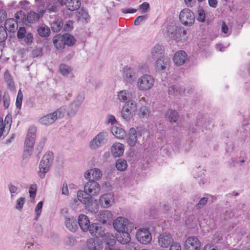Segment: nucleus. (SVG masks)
I'll return each instance as SVG.
<instances>
[{
    "mask_svg": "<svg viewBox=\"0 0 250 250\" xmlns=\"http://www.w3.org/2000/svg\"><path fill=\"white\" fill-rule=\"evenodd\" d=\"M76 17L78 21L83 23H88L90 19L88 12L83 8L77 13Z\"/></svg>",
    "mask_w": 250,
    "mask_h": 250,
    "instance_id": "nucleus-22",
    "label": "nucleus"
},
{
    "mask_svg": "<svg viewBox=\"0 0 250 250\" xmlns=\"http://www.w3.org/2000/svg\"><path fill=\"white\" fill-rule=\"evenodd\" d=\"M25 198L23 197L19 198L17 201L15 208L19 210H21L23 208Z\"/></svg>",
    "mask_w": 250,
    "mask_h": 250,
    "instance_id": "nucleus-51",
    "label": "nucleus"
},
{
    "mask_svg": "<svg viewBox=\"0 0 250 250\" xmlns=\"http://www.w3.org/2000/svg\"><path fill=\"white\" fill-rule=\"evenodd\" d=\"M179 20L184 25L190 26L195 21L194 14L190 9L185 8L180 13Z\"/></svg>",
    "mask_w": 250,
    "mask_h": 250,
    "instance_id": "nucleus-4",
    "label": "nucleus"
},
{
    "mask_svg": "<svg viewBox=\"0 0 250 250\" xmlns=\"http://www.w3.org/2000/svg\"><path fill=\"white\" fill-rule=\"evenodd\" d=\"M164 47L159 44L155 45L151 49L152 57L154 60L161 58L164 56Z\"/></svg>",
    "mask_w": 250,
    "mask_h": 250,
    "instance_id": "nucleus-17",
    "label": "nucleus"
},
{
    "mask_svg": "<svg viewBox=\"0 0 250 250\" xmlns=\"http://www.w3.org/2000/svg\"><path fill=\"white\" fill-rule=\"evenodd\" d=\"M64 224L66 228L72 232H75L78 228V221L72 216H65Z\"/></svg>",
    "mask_w": 250,
    "mask_h": 250,
    "instance_id": "nucleus-12",
    "label": "nucleus"
},
{
    "mask_svg": "<svg viewBox=\"0 0 250 250\" xmlns=\"http://www.w3.org/2000/svg\"><path fill=\"white\" fill-rule=\"evenodd\" d=\"M139 8L141 10L142 13H146L149 9V4L148 2H144L139 6Z\"/></svg>",
    "mask_w": 250,
    "mask_h": 250,
    "instance_id": "nucleus-59",
    "label": "nucleus"
},
{
    "mask_svg": "<svg viewBox=\"0 0 250 250\" xmlns=\"http://www.w3.org/2000/svg\"><path fill=\"white\" fill-rule=\"evenodd\" d=\"M169 250H181V246L177 242L172 243L170 245Z\"/></svg>",
    "mask_w": 250,
    "mask_h": 250,
    "instance_id": "nucleus-64",
    "label": "nucleus"
},
{
    "mask_svg": "<svg viewBox=\"0 0 250 250\" xmlns=\"http://www.w3.org/2000/svg\"><path fill=\"white\" fill-rule=\"evenodd\" d=\"M111 131L112 134L118 139H123L126 135V132L124 129L116 126L112 127Z\"/></svg>",
    "mask_w": 250,
    "mask_h": 250,
    "instance_id": "nucleus-27",
    "label": "nucleus"
},
{
    "mask_svg": "<svg viewBox=\"0 0 250 250\" xmlns=\"http://www.w3.org/2000/svg\"><path fill=\"white\" fill-rule=\"evenodd\" d=\"M118 98L121 102H126L127 100V91L126 90L120 91L118 93Z\"/></svg>",
    "mask_w": 250,
    "mask_h": 250,
    "instance_id": "nucleus-53",
    "label": "nucleus"
},
{
    "mask_svg": "<svg viewBox=\"0 0 250 250\" xmlns=\"http://www.w3.org/2000/svg\"><path fill=\"white\" fill-rule=\"evenodd\" d=\"M89 194L85 193V190L79 191L77 193L78 199L83 204L89 197Z\"/></svg>",
    "mask_w": 250,
    "mask_h": 250,
    "instance_id": "nucleus-45",
    "label": "nucleus"
},
{
    "mask_svg": "<svg viewBox=\"0 0 250 250\" xmlns=\"http://www.w3.org/2000/svg\"><path fill=\"white\" fill-rule=\"evenodd\" d=\"M149 114V111L146 106H142L139 109V116L141 118L146 117Z\"/></svg>",
    "mask_w": 250,
    "mask_h": 250,
    "instance_id": "nucleus-50",
    "label": "nucleus"
},
{
    "mask_svg": "<svg viewBox=\"0 0 250 250\" xmlns=\"http://www.w3.org/2000/svg\"><path fill=\"white\" fill-rule=\"evenodd\" d=\"M154 83V79L152 76L145 75L138 79V87L139 90L146 91L150 89Z\"/></svg>",
    "mask_w": 250,
    "mask_h": 250,
    "instance_id": "nucleus-5",
    "label": "nucleus"
},
{
    "mask_svg": "<svg viewBox=\"0 0 250 250\" xmlns=\"http://www.w3.org/2000/svg\"><path fill=\"white\" fill-rule=\"evenodd\" d=\"M103 173H85L84 177L88 180H98L103 176Z\"/></svg>",
    "mask_w": 250,
    "mask_h": 250,
    "instance_id": "nucleus-42",
    "label": "nucleus"
},
{
    "mask_svg": "<svg viewBox=\"0 0 250 250\" xmlns=\"http://www.w3.org/2000/svg\"><path fill=\"white\" fill-rule=\"evenodd\" d=\"M166 116L171 123H176L179 118L178 112L174 110L171 109L167 111Z\"/></svg>",
    "mask_w": 250,
    "mask_h": 250,
    "instance_id": "nucleus-36",
    "label": "nucleus"
},
{
    "mask_svg": "<svg viewBox=\"0 0 250 250\" xmlns=\"http://www.w3.org/2000/svg\"><path fill=\"white\" fill-rule=\"evenodd\" d=\"M39 35L42 37H47L50 35V29L45 26H41L38 29Z\"/></svg>",
    "mask_w": 250,
    "mask_h": 250,
    "instance_id": "nucleus-43",
    "label": "nucleus"
},
{
    "mask_svg": "<svg viewBox=\"0 0 250 250\" xmlns=\"http://www.w3.org/2000/svg\"><path fill=\"white\" fill-rule=\"evenodd\" d=\"M198 16L197 20L201 22H204L206 20V14L204 10L201 7L198 8Z\"/></svg>",
    "mask_w": 250,
    "mask_h": 250,
    "instance_id": "nucleus-46",
    "label": "nucleus"
},
{
    "mask_svg": "<svg viewBox=\"0 0 250 250\" xmlns=\"http://www.w3.org/2000/svg\"><path fill=\"white\" fill-rule=\"evenodd\" d=\"M104 242L109 246H113L116 242L117 237L116 238L112 234L106 233L103 236Z\"/></svg>",
    "mask_w": 250,
    "mask_h": 250,
    "instance_id": "nucleus-26",
    "label": "nucleus"
},
{
    "mask_svg": "<svg viewBox=\"0 0 250 250\" xmlns=\"http://www.w3.org/2000/svg\"><path fill=\"white\" fill-rule=\"evenodd\" d=\"M4 79L6 83L8 88L12 91L15 90V83L8 70H6L4 74Z\"/></svg>",
    "mask_w": 250,
    "mask_h": 250,
    "instance_id": "nucleus-31",
    "label": "nucleus"
},
{
    "mask_svg": "<svg viewBox=\"0 0 250 250\" xmlns=\"http://www.w3.org/2000/svg\"><path fill=\"white\" fill-rule=\"evenodd\" d=\"M41 16L34 11H30L28 13L26 17V22L30 23H35L38 21Z\"/></svg>",
    "mask_w": 250,
    "mask_h": 250,
    "instance_id": "nucleus-30",
    "label": "nucleus"
},
{
    "mask_svg": "<svg viewBox=\"0 0 250 250\" xmlns=\"http://www.w3.org/2000/svg\"><path fill=\"white\" fill-rule=\"evenodd\" d=\"M62 36L63 38V40H64L65 45L72 46L75 44L76 40L72 35L69 34H65L62 35Z\"/></svg>",
    "mask_w": 250,
    "mask_h": 250,
    "instance_id": "nucleus-35",
    "label": "nucleus"
},
{
    "mask_svg": "<svg viewBox=\"0 0 250 250\" xmlns=\"http://www.w3.org/2000/svg\"><path fill=\"white\" fill-rule=\"evenodd\" d=\"M124 106L127 107L132 112H135L137 110V105L134 101L129 100L126 102Z\"/></svg>",
    "mask_w": 250,
    "mask_h": 250,
    "instance_id": "nucleus-48",
    "label": "nucleus"
},
{
    "mask_svg": "<svg viewBox=\"0 0 250 250\" xmlns=\"http://www.w3.org/2000/svg\"><path fill=\"white\" fill-rule=\"evenodd\" d=\"M36 131L37 129L35 126H31L28 129L24 142V150L22 156L23 159L28 158L32 153L36 140Z\"/></svg>",
    "mask_w": 250,
    "mask_h": 250,
    "instance_id": "nucleus-3",
    "label": "nucleus"
},
{
    "mask_svg": "<svg viewBox=\"0 0 250 250\" xmlns=\"http://www.w3.org/2000/svg\"><path fill=\"white\" fill-rule=\"evenodd\" d=\"M99 202L102 207L107 208L110 207L114 202L113 195L111 193H106L101 196Z\"/></svg>",
    "mask_w": 250,
    "mask_h": 250,
    "instance_id": "nucleus-14",
    "label": "nucleus"
},
{
    "mask_svg": "<svg viewBox=\"0 0 250 250\" xmlns=\"http://www.w3.org/2000/svg\"><path fill=\"white\" fill-rule=\"evenodd\" d=\"M65 244L68 246H73L75 244V239L73 236H69L64 239Z\"/></svg>",
    "mask_w": 250,
    "mask_h": 250,
    "instance_id": "nucleus-57",
    "label": "nucleus"
},
{
    "mask_svg": "<svg viewBox=\"0 0 250 250\" xmlns=\"http://www.w3.org/2000/svg\"><path fill=\"white\" fill-rule=\"evenodd\" d=\"M127 167V162L125 159H119L116 163V167L119 171H125Z\"/></svg>",
    "mask_w": 250,
    "mask_h": 250,
    "instance_id": "nucleus-40",
    "label": "nucleus"
},
{
    "mask_svg": "<svg viewBox=\"0 0 250 250\" xmlns=\"http://www.w3.org/2000/svg\"><path fill=\"white\" fill-rule=\"evenodd\" d=\"M123 76L125 80L129 83L132 84L136 79L135 72L131 67H125L124 68Z\"/></svg>",
    "mask_w": 250,
    "mask_h": 250,
    "instance_id": "nucleus-13",
    "label": "nucleus"
},
{
    "mask_svg": "<svg viewBox=\"0 0 250 250\" xmlns=\"http://www.w3.org/2000/svg\"><path fill=\"white\" fill-rule=\"evenodd\" d=\"M106 136L105 132H100L90 142V147L92 149L98 148L104 143Z\"/></svg>",
    "mask_w": 250,
    "mask_h": 250,
    "instance_id": "nucleus-11",
    "label": "nucleus"
},
{
    "mask_svg": "<svg viewBox=\"0 0 250 250\" xmlns=\"http://www.w3.org/2000/svg\"><path fill=\"white\" fill-rule=\"evenodd\" d=\"M102 228L98 226V224L96 223H93L91 225H89L88 230L93 236L99 237L102 235L101 232Z\"/></svg>",
    "mask_w": 250,
    "mask_h": 250,
    "instance_id": "nucleus-25",
    "label": "nucleus"
},
{
    "mask_svg": "<svg viewBox=\"0 0 250 250\" xmlns=\"http://www.w3.org/2000/svg\"><path fill=\"white\" fill-rule=\"evenodd\" d=\"M54 117L55 116L53 115L52 113H50L42 117L40 119V122L41 124L43 125H51L56 121Z\"/></svg>",
    "mask_w": 250,
    "mask_h": 250,
    "instance_id": "nucleus-34",
    "label": "nucleus"
},
{
    "mask_svg": "<svg viewBox=\"0 0 250 250\" xmlns=\"http://www.w3.org/2000/svg\"><path fill=\"white\" fill-rule=\"evenodd\" d=\"M60 73L63 76H67L70 74L72 71L71 68L64 64H62L60 65Z\"/></svg>",
    "mask_w": 250,
    "mask_h": 250,
    "instance_id": "nucleus-44",
    "label": "nucleus"
},
{
    "mask_svg": "<svg viewBox=\"0 0 250 250\" xmlns=\"http://www.w3.org/2000/svg\"><path fill=\"white\" fill-rule=\"evenodd\" d=\"M184 92L185 89L178 85H172L168 88V93L169 95L177 96L182 94Z\"/></svg>",
    "mask_w": 250,
    "mask_h": 250,
    "instance_id": "nucleus-37",
    "label": "nucleus"
},
{
    "mask_svg": "<svg viewBox=\"0 0 250 250\" xmlns=\"http://www.w3.org/2000/svg\"><path fill=\"white\" fill-rule=\"evenodd\" d=\"M137 141V135L136 129L132 127L128 132V137L127 139V143L131 146H135Z\"/></svg>",
    "mask_w": 250,
    "mask_h": 250,
    "instance_id": "nucleus-24",
    "label": "nucleus"
},
{
    "mask_svg": "<svg viewBox=\"0 0 250 250\" xmlns=\"http://www.w3.org/2000/svg\"><path fill=\"white\" fill-rule=\"evenodd\" d=\"M156 60V69L159 72L164 71L169 65V59L165 56Z\"/></svg>",
    "mask_w": 250,
    "mask_h": 250,
    "instance_id": "nucleus-18",
    "label": "nucleus"
},
{
    "mask_svg": "<svg viewBox=\"0 0 250 250\" xmlns=\"http://www.w3.org/2000/svg\"><path fill=\"white\" fill-rule=\"evenodd\" d=\"M63 22L62 20H57L54 21L51 24V29L53 32H58L62 28Z\"/></svg>",
    "mask_w": 250,
    "mask_h": 250,
    "instance_id": "nucleus-41",
    "label": "nucleus"
},
{
    "mask_svg": "<svg viewBox=\"0 0 250 250\" xmlns=\"http://www.w3.org/2000/svg\"><path fill=\"white\" fill-rule=\"evenodd\" d=\"M84 190L86 193L90 195H96L99 194L100 190L99 184L93 180H89L84 187Z\"/></svg>",
    "mask_w": 250,
    "mask_h": 250,
    "instance_id": "nucleus-7",
    "label": "nucleus"
},
{
    "mask_svg": "<svg viewBox=\"0 0 250 250\" xmlns=\"http://www.w3.org/2000/svg\"><path fill=\"white\" fill-rule=\"evenodd\" d=\"M137 240L143 244H148L151 240V235L146 229H140L136 233Z\"/></svg>",
    "mask_w": 250,
    "mask_h": 250,
    "instance_id": "nucleus-8",
    "label": "nucleus"
},
{
    "mask_svg": "<svg viewBox=\"0 0 250 250\" xmlns=\"http://www.w3.org/2000/svg\"><path fill=\"white\" fill-rule=\"evenodd\" d=\"M78 223L83 231H86L88 230L90 225V221L86 215L80 214L78 217Z\"/></svg>",
    "mask_w": 250,
    "mask_h": 250,
    "instance_id": "nucleus-20",
    "label": "nucleus"
},
{
    "mask_svg": "<svg viewBox=\"0 0 250 250\" xmlns=\"http://www.w3.org/2000/svg\"><path fill=\"white\" fill-rule=\"evenodd\" d=\"M63 39L61 35H57L53 38V44L57 49L62 50L64 48L65 44Z\"/></svg>",
    "mask_w": 250,
    "mask_h": 250,
    "instance_id": "nucleus-28",
    "label": "nucleus"
},
{
    "mask_svg": "<svg viewBox=\"0 0 250 250\" xmlns=\"http://www.w3.org/2000/svg\"><path fill=\"white\" fill-rule=\"evenodd\" d=\"M113 226L120 233L117 236V240L122 244H127L130 242V233L134 228V224L127 218L120 216L117 217L113 223Z\"/></svg>",
    "mask_w": 250,
    "mask_h": 250,
    "instance_id": "nucleus-1",
    "label": "nucleus"
},
{
    "mask_svg": "<svg viewBox=\"0 0 250 250\" xmlns=\"http://www.w3.org/2000/svg\"><path fill=\"white\" fill-rule=\"evenodd\" d=\"M208 200V197H203L200 199L199 202L197 204L196 207L198 208H200L204 206Z\"/></svg>",
    "mask_w": 250,
    "mask_h": 250,
    "instance_id": "nucleus-60",
    "label": "nucleus"
},
{
    "mask_svg": "<svg viewBox=\"0 0 250 250\" xmlns=\"http://www.w3.org/2000/svg\"><path fill=\"white\" fill-rule=\"evenodd\" d=\"M133 112L124 105L121 111V116L125 120L128 121L133 117Z\"/></svg>",
    "mask_w": 250,
    "mask_h": 250,
    "instance_id": "nucleus-38",
    "label": "nucleus"
},
{
    "mask_svg": "<svg viewBox=\"0 0 250 250\" xmlns=\"http://www.w3.org/2000/svg\"><path fill=\"white\" fill-rule=\"evenodd\" d=\"M42 205H43L42 201H40V202H39L38 203V204L37 205V206L35 208V211L36 214V217L35 218V219L36 220H38L39 217L41 215V213L42 212Z\"/></svg>",
    "mask_w": 250,
    "mask_h": 250,
    "instance_id": "nucleus-52",
    "label": "nucleus"
},
{
    "mask_svg": "<svg viewBox=\"0 0 250 250\" xmlns=\"http://www.w3.org/2000/svg\"><path fill=\"white\" fill-rule=\"evenodd\" d=\"M87 247L91 250H100L103 249L101 243L93 239H90L87 241Z\"/></svg>",
    "mask_w": 250,
    "mask_h": 250,
    "instance_id": "nucleus-32",
    "label": "nucleus"
},
{
    "mask_svg": "<svg viewBox=\"0 0 250 250\" xmlns=\"http://www.w3.org/2000/svg\"><path fill=\"white\" fill-rule=\"evenodd\" d=\"M33 36L31 33H28L24 37V41L27 44H31L33 42Z\"/></svg>",
    "mask_w": 250,
    "mask_h": 250,
    "instance_id": "nucleus-63",
    "label": "nucleus"
},
{
    "mask_svg": "<svg viewBox=\"0 0 250 250\" xmlns=\"http://www.w3.org/2000/svg\"><path fill=\"white\" fill-rule=\"evenodd\" d=\"M46 5L47 12L51 13L57 12L58 10V3L57 1L54 2L53 0H50L49 2L46 1Z\"/></svg>",
    "mask_w": 250,
    "mask_h": 250,
    "instance_id": "nucleus-39",
    "label": "nucleus"
},
{
    "mask_svg": "<svg viewBox=\"0 0 250 250\" xmlns=\"http://www.w3.org/2000/svg\"><path fill=\"white\" fill-rule=\"evenodd\" d=\"M185 248L186 250H200L201 243L197 237H189L185 241Z\"/></svg>",
    "mask_w": 250,
    "mask_h": 250,
    "instance_id": "nucleus-9",
    "label": "nucleus"
},
{
    "mask_svg": "<svg viewBox=\"0 0 250 250\" xmlns=\"http://www.w3.org/2000/svg\"><path fill=\"white\" fill-rule=\"evenodd\" d=\"M26 15L22 11H19L15 14V18L19 22H26Z\"/></svg>",
    "mask_w": 250,
    "mask_h": 250,
    "instance_id": "nucleus-47",
    "label": "nucleus"
},
{
    "mask_svg": "<svg viewBox=\"0 0 250 250\" xmlns=\"http://www.w3.org/2000/svg\"><path fill=\"white\" fill-rule=\"evenodd\" d=\"M36 191H37V186L36 185H32L30 186L29 192L30 194V197L34 199L35 198L36 195Z\"/></svg>",
    "mask_w": 250,
    "mask_h": 250,
    "instance_id": "nucleus-58",
    "label": "nucleus"
},
{
    "mask_svg": "<svg viewBox=\"0 0 250 250\" xmlns=\"http://www.w3.org/2000/svg\"><path fill=\"white\" fill-rule=\"evenodd\" d=\"M85 208L92 214H96L98 212L99 205L96 200L92 197L88 198L84 202Z\"/></svg>",
    "mask_w": 250,
    "mask_h": 250,
    "instance_id": "nucleus-10",
    "label": "nucleus"
},
{
    "mask_svg": "<svg viewBox=\"0 0 250 250\" xmlns=\"http://www.w3.org/2000/svg\"><path fill=\"white\" fill-rule=\"evenodd\" d=\"M97 219L103 224L109 223L112 219V214L108 210H103L98 214Z\"/></svg>",
    "mask_w": 250,
    "mask_h": 250,
    "instance_id": "nucleus-19",
    "label": "nucleus"
},
{
    "mask_svg": "<svg viewBox=\"0 0 250 250\" xmlns=\"http://www.w3.org/2000/svg\"><path fill=\"white\" fill-rule=\"evenodd\" d=\"M73 27V21L71 20L67 21L64 25V30L66 31H71Z\"/></svg>",
    "mask_w": 250,
    "mask_h": 250,
    "instance_id": "nucleus-61",
    "label": "nucleus"
},
{
    "mask_svg": "<svg viewBox=\"0 0 250 250\" xmlns=\"http://www.w3.org/2000/svg\"><path fill=\"white\" fill-rule=\"evenodd\" d=\"M46 142V139L45 138H43L42 139V140L41 142L39 143L37 146V150H38V154H40L41 151H42V149L44 146V145Z\"/></svg>",
    "mask_w": 250,
    "mask_h": 250,
    "instance_id": "nucleus-62",
    "label": "nucleus"
},
{
    "mask_svg": "<svg viewBox=\"0 0 250 250\" xmlns=\"http://www.w3.org/2000/svg\"><path fill=\"white\" fill-rule=\"evenodd\" d=\"M64 112L62 108H59L56 111L52 113L53 116H54L55 119L56 120L58 118H61L64 115Z\"/></svg>",
    "mask_w": 250,
    "mask_h": 250,
    "instance_id": "nucleus-55",
    "label": "nucleus"
},
{
    "mask_svg": "<svg viewBox=\"0 0 250 250\" xmlns=\"http://www.w3.org/2000/svg\"><path fill=\"white\" fill-rule=\"evenodd\" d=\"M81 104V103L78 101L72 103L69 105V110L67 112L68 116L69 117L74 116L77 113Z\"/></svg>",
    "mask_w": 250,
    "mask_h": 250,
    "instance_id": "nucleus-29",
    "label": "nucleus"
},
{
    "mask_svg": "<svg viewBox=\"0 0 250 250\" xmlns=\"http://www.w3.org/2000/svg\"><path fill=\"white\" fill-rule=\"evenodd\" d=\"M172 241L171 236L167 233L161 234L158 238L159 245L162 248H167L172 242Z\"/></svg>",
    "mask_w": 250,
    "mask_h": 250,
    "instance_id": "nucleus-15",
    "label": "nucleus"
},
{
    "mask_svg": "<svg viewBox=\"0 0 250 250\" xmlns=\"http://www.w3.org/2000/svg\"><path fill=\"white\" fill-rule=\"evenodd\" d=\"M22 99H23V95H22V92L21 91V89H20L18 91V95H17L16 102V105L18 109H20L21 108Z\"/></svg>",
    "mask_w": 250,
    "mask_h": 250,
    "instance_id": "nucleus-49",
    "label": "nucleus"
},
{
    "mask_svg": "<svg viewBox=\"0 0 250 250\" xmlns=\"http://www.w3.org/2000/svg\"><path fill=\"white\" fill-rule=\"evenodd\" d=\"M187 60V54L185 51L180 50L177 52L173 57V62L177 65H181L185 63Z\"/></svg>",
    "mask_w": 250,
    "mask_h": 250,
    "instance_id": "nucleus-16",
    "label": "nucleus"
},
{
    "mask_svg": "<svg viewBox=\"0 0 250 250\" xmlns=\"http://www.w3.org/2000/svg\"><path fill=\"white\" fill-rule=\"evenodd\" d=\"M187 31L181 26L177 25L174 22L170 23L167 27L166 35L169 39L179 42L185 38Z\"/></svg>",
    "mask_w": 250,
    "mask_h": 250,
    "instance_id": "nucleus-2",
    "label": "nucleus"
},
{
    "mask_svg": "<svg viewBox=\"0 0 250 250\" xmlns=\"http://www.w3.org/2000/svg\"><path fill=\"white\" fill-rule=\"evenodd\" d=\"M64 5L70 11L78 10L81 6L80 0H65Z\"/></svg>",
    "mask_w": 250,
    "mask_h": 250,
    "instance_id": "nucleus-23",
    "label": "nucleus"
},
{
    "mask_svg": "<svg viewBox=\"0 0 250 250\" xmlns=\"http://www.w3.org/2000/svg\"><path fill=\"white\" fill-rule=\"evenodd\" d=\"M53 159V153L52 152L49 151L45 154L40 162L39 172H48L50 170Z\"/></svg>",
    "mask_w": 250,
    "mask_h": 250,
    "instance_id": "nucleus-6",
    "label": "nucleus"
},
{
    "mask_svg": "<svg viewBox=\"0 0 250 250\" xmlns=\"http://www.w3.org/2000/svg\"><path fill=\"white\" fill-rule=\"evenodd\" d=\"M35 2L39 4V5L38 6L37 11L38 12V14L42 17L44 14V13L47 12V6L46 5V1H44V0H36Z\"/></svg>",
    "mask_w": 250,
    "mask_h": 250,
    "instance_id": "nucleus-33",
    "label": "nucleus"
},
{
    "mask_svg": "<svg viewBox=\"0 0 250 250\" xmlns=\"http://www.w3.org/2000/svg\"><path fill=\"white\" fill-rule=\"evenodd\" d=\"M26 33V28L24 27H21L17 32V37L19 39L24 38Z\"/></svg>",
    "mask_w": 250,
    "mask_h": 250,
    "instance_id": "nucleus-56",
    "label": "nucleus"
},
{
    "mask_svg": "<svg viewBox=\"0 0 250 250\" xmlns=\"http://www.w3.org/2000/svg\"><path fill=\"white\" fill-rule=\"evenodd\" d=\"M124 146L120 143H115L113 144L111 147V151L115 157L121 156L124 152Z\"/></svg>",
    "mask_w": 250,
    "mask_h": 250,
    "instance_id": "nucleus-21",
    "label": "nucleus"
},
{
    "mask_svg": "<svg viewBox=\"0 0 250 250\" xmlns=\"http://www.w3.org/2000/svg\"><path fill=\"white\" fill-rule=\"evenodd\" d=\"M148 18L147 15H145L143 16H139L137 17L134 22L135 25H139L143 21H146Z\"/></svg>",
    "mask_w": 250,
    "mask_h": 250,
    "instance_id": "nucleus-54",
    "label": "nucleus"
}]
</instances>
